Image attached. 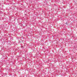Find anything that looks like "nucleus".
I'll return each mask as SVG.
<instances>
[{
  "label": "nucleus",
  "instance_id": "obj_1",
  "mask_svg": "<svg viewBox=\"0 0 77 77\" xmlns=\"http://www.w3.org/2000/svg\"><path fill=\"white\" fill-rule=\"evenodd\" d=\"M66 24H67V23H66Z\"/></svg>",
  "mask_w": 77,
  "mask_h": 77
},
{
  "label": "nucleus",
  "instance_id": "obj_2",
  "mask_svg": "<svg viewBox=\"0 0 77 77\" xmlns=\"http://www.w3.org/2000/svg\"><path fill=\"white\" fill-rule=\"evenodd\" d=\"M66 24H67V23H66Z\"/></svg>",
  "mask_w": 77,
  "mask_h": 77
}]
</instances>
